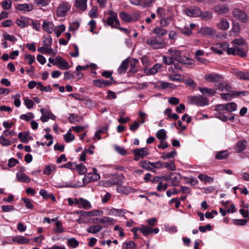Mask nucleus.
Instances as JSON below:
<instances>
[{"mask_svg": "<svg viewBox=\"0 0 249 249\" xmlns=\"http://www.w3.org/2000/svg\"><path fill=\"white\" fill-rule=\"evenodd\" d=\"M54 65L61 70H68L70 68L69 63L62 57L57 56L55 58Z\"/></svg>", "mask_w": 249, "mask_h": 249, "instance_id": "8", "label": "nucleus"}, {"mask_svg": "<svg viewBox=\"0 0 249 249\" xmlns=\"http://www.w3.org/2000/svg\"><path fill=\"white\" fill-rule=\"evenodd\" d=\"M198 178L200 180L205 181V182L207 183H211L213 181V178L204 174H199L198 176Z\"/></svg>", "mask_w": 249, "mask_h": 249, "instance_id": "41", "label": "nucleus"}, {"mask_svg": "<svg viewBox=\"0 0 249 249\" xmlns=\"http://www.w3.org/2000/svg\"><path fill=\"white\" fill-rule=\"evenodd\" d=\"M226 110L228 112H232L235 110L236 105L233 102L229 103L225 105Z\"/></svg>", "mask_w": 249, "mask_h": 249, "instance_id": "50", "label": "nucleus"}, {"mask_svg": "<svg viewBox=\"0 0 249 249\" xmlns=\"http://www.w3.org/2000/svg\"><path fill=\"white\" fill-rule=\"evenodd\" d=\"M16 22L17 25L21 28L26 27L29 25L27 19L23 17L17 19Z\"/></svg>", "mask_w": 249, "mask_h": 249, "instance_id": "37", "label": "nucleus"}, {"mask_svg": "<svg viewBox=\"0 0 249 249\" xmlns=\"http://www.w3.org/2000/svg\"><path fill=\"white\" fill-rule=\"evenodd\" d=\"M235 75L239 78L244 80H249V72H242L241 71H237Z\"/></svg>", "mask_w": 249, "mask_h": 249, "instance_id": "36", "label": "nucleus"}, {"mask_svg": "<svg viewBox=\"0 0 249 249\" xmlns=\"http://www.w3.org/2000/svg\"><path fill=\"white\" fill-rule=\"evenodd\" d=\"M67 243L69 246L73 248H75L79 246V242L75 238L69 239Z\"/></svg>", "mask_w": 249, "mask_h": 249, "instance_id": "45", "label": "nucleus"}, {"mask_svg": "<svg viewBox=\"0 0 249 249\" xmlns=\"http://www.w3.org/2000/svg\"><path fill=\"white\" fill-rule=\"evenodd\" d=\"M40 111L42 114V115L40 117L41 121L43 123L47 122L49 120V111L44 108H41Z\"/></svg>", "mask_w": 249, "mask_h": 249, "instance_id": "40", "label": "nucleus"}, {"mask_svg": "<svg viewBox=\"0 0 249 249\" xmlns=\"http://www.w3.org/2000/svg\"><path fill=\"white\" fill-rule=\"evenodd\" d=\"M198 89L203 94H207L209 95H213L215 93V91L212 89H209L206 87L204 88H198Z\"/></svg>", "mask_w": 249, "mask_h": 249, "instance_id": "39", "label": "nucleus"}, {"mask_svg": "<svg viewBox=\"0 0 249 249\" xmlns=\"http://www.w3.org/2000/svg\"><path fill=\"white\" fill-rule=\"evenodd\" d=\"M168 78L172 81L182 82L183 80V76L179 73L169 74Z\"/></svg>", "mask_w": 249, "mask_h": 249, "instance_id": "30", "label": "nucleus"}, {"mask_svg": "<svg viewBox=\"0 0 249 249\" xmlns=\"http://www.w3.org/2000/svg\"><path fill=\"white\" fill-rule=\"evenodd\" d=\"M222 77L218 74H207L205 75V79L208 82H216L218 81Z\"/></svg>", "mask_w": 249, "mask_h": 249, "instance_id": "24", "label": "nucleus"}, {"mask_svg": "<svg viewBox=\"0 0 249 249\" xmlns=\"http://www.w3.org/2000/svg\"><path fill=\"white\" fill-rule=\"evenodd\" d=\"M227 53L229 55H238L241 57H245L247 56V52L243 49L235 46L228 49Z\"/></svg>", "mask_w": 249, "mask_h": 249, "instance_id": "5", "label": "nucleus"}, {"mask_svg": "<svg viewBox=\"0 0 249 249\" xmlns=\"http://www.w3.org/2000/svg\"><path fill=\"white\" fill-rule=\"evenodd\" d=\"M247 142L245 140H240L238 141L236 144L235 150L239 153L246 148Z\"/></svg>", "mask_w": 249, "mask_h": 249, "instance_id": "19", "label": "nucleus"}, {"mask_svg": "<svg viewBox=\"0 0 249 249\" xmlns=\"http://www.w3.org/2000/svg\"><path fill=\"white\" fill-rule=\"evenodd\" d=\"M129 66V60L128 59H126L123 61L121 65L118 69V73L120 74L124 73Z\"/></svg>", "mask_w": 249, "mask_h": 249, "instance_id": "26", "label": "nucleus"}, {"mask_svg": "<svg viewBox=\"0 0 249 249\" xmlns=\"http://www.w3.org/2000/svg\"><path fill=\"white\" fill-rule=\"evenodd\" d=\"M102 227L99 225H97L95 226H91L87 229V231L89 233H91L93 234H95L98 232L102 230Z\"/></svg>", "mask_w": 249, "mask_h": 249, "instance_id": "34", "label": "nucleus"}, {"mask_svg": "<svg viewBox=\"0 0 249 249\" xmlns=\"http://www.w3.org/2000/svg\"><path fill=\"white\" fill-rule=\"evenodd\" d=\"M230 26L229 22L224 18H221L217 23V27L221 30L226 31L229 29Z\"/></svg>", "mask_w": 249, "mask_h": 249, "instance_id": "16", "label": "nucleus"}, {"mask_svg": "<svg viewBox=\"0 0 249 249\" xmlns=\"http://www.w3.org/2000/svg\"><path fill=\"white\" fill-rule=\"evenodd\" d=\"M12 3L10 0H5L2 2V6L4 9L9 10L11 8Z\"/></svg>", "mask_w": 249, "mask_h": 249, "instance_id": "64", "label": "nucleus"}, {"mask_svg": "<svg viewBox=\"0 0 249 249\" xmlns=\"http://www.w3.org/2000/svg\"><path fill=\"white\" fill-rule=\"evenodd\" d=\"M146 43L153 49L163 48L166 45L165 41L156 36H151L146 39Z\"/></svg>", "mask_w": 249, "mask_h": 249, "instance_id": "1", "label": "nucleus"}, {"mask_svg": "<svg viewBox=\"0 0 249 249\" xmlns=\"http://www.w3.org/2000/svg\"><path fill=\"white\" fill-rule=\"evenodd\" d=\"M141 166L147 170L152 171L151 167V162L146 160L142 161L141 162Z\"/></svg>", "mask_w": 249, "mask_h": 249, "instance_id": "54", "label": "nucleus"}, {"mask_svg": "<svg viewBox=\"0 0 249 249\" xmlns=\"http://www.w3.org/2000/svg\"><path fill=\"white\" fill-rule=\"evenodd\" d=\"M37 88L39 89L42 91H45L46 92H51L52 90L50 86L45 87L43 86L40 82L38 83V86L37 87Z\"/></svg>", "mask_w": 249, "mask_h": 249, "instance_id": "58", "label": "nucleus"}, {"mask_svg": "<svg viewBox=\"0 0 249 249\" xmlns=\"http://www.w3.org/2000/svg\"><path fill=\"white\" fill-rule=\"evenodd\" d=\"M75 168L78 170V173L80 175H84L87 171L86 167L83 164L76 165L75 166Z\"/></svg>", "mask_w": 249, "mask_h": 249, "instance_id": "43", "label": "nucleus"}, {"mask_svg": "<svg viewBox=\"0 0 249 249\" xmlns=\"http://www.w3.org/2000/svg\"><path fill=\"white\" fill-rule=\"evenodd\" d=\"M47 46H48L39 47L37 49V51L40 53L44 54H52L53 53V51L52 49L51 48H49Z\"/></svg>", "mask_w": 249, "mask_h": 249, "instance_id": "35", "label": "nucleus"}, {"mask_svg": "<svg viewBox=\"0 0 249 249\" xmlns=\"http://www.w3.org/2000/svg\"><path fill=\"white\" fill-rule=\"evenodd\" d=\"M16 178L17 180L21 182L28 183L31 180L29 177L22 173H17L16 174Z\"/></svg>", "mask_w": 249, "mask_h": 249, "instance_id": "21", "label": "nucleus"}, {"mask_svg": "<svg viewBox=\"0 0 249 249\" xmlns=\"http://www.w3.org/2000/svg\"><path fill=\"white\" fill-rule=\"evenodd\" d=\"M215 86L217 87L216 89L221 91L223 90H227L229 91V89L230 88V86L227 85L225 83L222 82L220 83L215 84Z\"/></svg>", "mask_w": 249, "mask_h": 249, "instance_id": "38", "label": "nucleus"}, {"mask_svg": "<svg viewBox=\"0 0 249 249\" xmlns=\"http://www.w3.org/2000/svg\"><path fill=\"white\" fill-rule=\"evenodd\" d=\"M162 68L161 64L156 63L152 68L145 69L144 71L147 75H154L157 73L160 69Z\"/></svg>", "mask_w": 249, "mask_h": 249, "instance_id": "12", "label": "nucleus"}, {"mask_svg": "<svg viewBox=\"0 0 249 249\" xmlns=\"http://www.w3.org/2000/svg\"><path fill=\"white\" fill-rule=\"evenodd\" d=\"M133 153L135 156L134 160L136 161H138L140 159H143L149 153L148 149L145 147L134 149Z\"/></svg>", "mask_w": 249, "mask_h": 249, "instance_id": "6", "label": "nucleus"}, {"mask_svg": "<svg viewBox=\"0 0 249 249\" xmlns=\"http://www.w3.org/2000/svg\"><path fill=\"white\" fill-rule=\"evenodd\" d=\"M174 61H175L170 55V56H166L165 55H163L162 56V62L167 65H171L174 64Z\"/></svg>", "mask_w": 249, "mask_h": 249, "instance_id": "51", "label": "nucleus"}, {"mask_svg": "<svg viewBox=\"0 0 249 249\" xmlns=\"http://www.w3.org/2000/svg\"><path fill=\"white\" fill-rule=\"evenodd\" d=\"M213 9L215 12L217 13L219 15H222L223 14H225V13H227L229 10V9L228 7V6H227L225 5H215L213 7Z\"/></svg>", "mask_w": 249, "mask_h": 249, "instance_id": "18", "label": "nucleus"}, {"mask_svg": "<svg viewBox=\"0 0 249 249\" xmlns=\"http://www.w3.org/2000/svg\"><path fill=\"white\" fill-rule=\"evenodd\" d=\"M138 62V61L136 59H132L130 62L131 68L129 70L130 72L135 73L137 71V70L135 68V65Z\"/></svg>", "mask_w": 249, "mask_h": 249, "instance_id": "57", "label": "nucleus"}, {"mask_svg": "<svg viewBox=\"0 0 249 249\" xmlns=\"http://www.w3.org/2000/svg\"><path fill=\"white\" fill-rule=\"evenodd\" d=\"M122 182L121 180H119L117 181H114L112 183V185H119V186L117 188V192L122 194H127L129 192L130 188L128 187L121 186L120 185L122 184Z\"/></svg>", "mask_w": 249, "mask_h": 249, "instance_id": "17", "label": "nucleus"}, {"mask_svg": "<svg viewBox=\"0 0 249 249\" xmlns=\"http://www.w3.org/2000/svg\"><path fill=\"white\" fill-rule=\"evenodd\" d=\"M190 101L191 104L198 106H204L209 104V100L202 95L191 96Z\"/></svg>", "mask_w": 249, "mask_h": 249, "instance_id": "3", "label": "nucleus"}, {"mask_svg": "<svg viewBox=\"0 0 249 249\" xmlns=\"http://www.w3.org/2000/svg\"><path fill=\"white\" fill-rule=\"evenodd\" d=\"M71 5L68 2H62L59 4L56 11V15L59 17H63L70 9Z\"/></svg>", "mask_w": 249, "mask_h": 249, "instance_id": "4", "label": "nucleus"}, {"mask_svg": "<svg viewBox=\"0 0 249 249\" xmlns=\"http://www.w3.org/2000/svg\"><path fill=\"white\" fill-rule=\"evenodd\" d=\"M24 102L26 107L29 109L33 107L34 105L33 101L29 99L28 97H25L24 98Z\"/></svg>", "mask_w": 249, "mask_h": 249, "instance_id": "62", "label": "nucleus"}, {"mask_svg": "<svg viewBox=\"0 0 249 249\" xmlns=\"http://www.w3.org/2000/svg\"><path fill=\"white\" fill-rule=\"evenodd\" d=\"M87 0H76L75 4L77 7L82 11L87 8Z\"/></svg>", "mask_w": 249, "mask_h": 249, "instance_id": "31", "label": "nucleus"}, {"mask_svg": "<svg viewBox=\"0 0 249 249\" xmlns=\"http://www.w3.org/2000/svg\"><path fill=\"white\" fill-rule=\"evenodd\" d=\"M177 155V152L175 150H173L169 153H163L161 158L164 160L174 158Z\"/></svg>", "mask_w": 249, "mask_h": 249, "instance_id": "44", "label": "nucleus"}, {"mask_svg": "<svg viewBox=\"0 0 249 249\" xmlns=\"http://www.w3.org/2000/svg\"><path fill=\"white\" fill-rule=\"evenodd\" d=\"M100 178V176L99 174L93 175L91 173H88L83 178V181L84 182H90L92 181H97Z\"/></svg>", "mask_w": 249, "mask_h": 249, "instance_id": "15", "label": "nucleus"}, {"mask_svg": "<svg viewBox=\"0 0 249 249\" xmlns=\"http://www.w3.org/2000/svg\"><path fill=\"white\" fill-rule=\"evenodd\" d=\"M83 215L86 216H98L103 213V211L99 210H94L90 212L81 211Z\"/></svg>", "mask_w": 249, "mask_h": 249, "instance_id": "28", "label": "nucleus"}, {"mask_svg": "<svg viewBox=\"0 0 249 249\" xmlns=\"http://www.w3.org/2000/svg\"><path fill=\"white\" fill-rule=\"evenodd\" d=\"M16 8L20 11H31L33 9V6L32 4L28 3L18 4Z\"/></svg>", "mask_w": 249, "mask_h": 249, "instance_id": "22", "label": "nucleus"}, {"mask_svg": "<svg viewBox=\"0 0 249 249\" xmlns=\"http://www.w3.org/2000/svg\"><path fill=\"white\" fill-rule=\"evenodd\" d=\"M186 14L190 17H197L201 14L200 9L198 7H189L185 10Z\"/></svg>", "mask_w": 249, "mask_h": 249, "instance_id": "10", "label": "nucleus"}, {"mask_svg": "<svg viewBox=\"0 0 249 249\" xmlns=\"http://www.w3.org/2000/svg\"><path fill=\"white\" fill-rule=\"evenodd\" d=\"M181 179V176L180 175H177L175 173H172L169 179L172 180V184L174 186H177Z\"/></svg>", "mask_w": 249, "mask_h": 249, "instance_id": "29", "label": "nucleus"}, {"mask_svg": "<svg viewBox=\"0 0 249 249\" xmlns=\"http://www.w3.org/2000/svg\"><path fill=\"white\" fill-rule=\"evenodd\" d=\"M110 17L107 19V24L114 28H118L120 25V22L117 18V13L114 12L109 13Z\"/></svg>", "mask_w": 249, "mask_h": 249, "instance_id": "7", "label": "nucleus"}, {"mask_svg": "<svg viewBox=\"0 0 249 249\" xmlns=\"http://www.w3.org/2000/svg\"><path fill=\"white\" fill-rule=\"evenodd\" d=\"M0 143L3 146H9L11 145V142L10 140L6 139L3 136L0 137Z\"/></svg>", "mask_w": 249, "mask_h": 249, "instance_id": "61", "label": "nucleus"}, {"mask_svg": "<svg viewBox=\"0 0 249 249\" xmlns=\"http://www.w3.org/2000/svg\"><path fill=\"white\" fill-rule=\"evenodd\" d=\"M34 118V115L31 113L29 112L26 114H22L20 116V119L22 120H25L26 121H29L31 119Z\"/></svg>", "mask_w": 249, "mask_h": 249, "instance_id": "55", "label": "nucleus"}, {"mask_svg": "<svg viewBox=\"0 0 249 249\" xmlns=\"http://www.w3.org/2000/svg\"><path fill=\"white\" fill-rule=\"evenodd\" d=\"M228 156L227 151H222L218 152L215 155V158L218 160L225 159Z\"/></svg>", "mask_w": 249, "mask_h": 249, "instance_id": "42", "label": "nucleus"}, {"mask_svg": "<svg viewBox=\"0 0 249 249\" xmlns=\"http://www.w3.org/2000/svg\"><path fill=\"white\" fill-rule=\"evenodd\" d=\"M55 169V166L53 165H47L43 171L44 174L49 175L51 174L52 172Z\"/></svg>", "mask_w": 249, "mask_h": 249, "instance_id": "56", "label": "nucleus"}, {"mask_svg": "<svg viewBox=\"0 0 249 249\" xmlns=\"http://www.w3.org/2000/svg\"><path fill=\"white\" fill-rule=\"evenodd\" d=\"M199 33L203 36H210L214 35L216 32L214 29L211 27H203L200 28Z\"/></svg>", "mask_w": 249, "mask_h": 249, "instance_id": "13", "label": "nucleus"}, {"mask_svg": "<svg viewBox=\"0 0 249 249\" xmlns=\"http://www.w3.org/2000/svg\"><path fill=\"white\" fill-rule=\"evenodd\" d=\"M114 148L115 150L122 156L125 155L127 153L126 150L124 148L119 145H115Z\"/></svg>", "mask_w": 249, "mask_h": 249, "instance_id": "60", "label": "nucleus"}, {"mask_svg": "<svg viewBox=\"0 0 249 249\" xmlns=\"http://www.w3.org/2000/svg\"><path fill=\"white\" fill-rule=\"evenodd\" d=\"M65 26L63 24L56 26L54 30L56 36L58 37L60 36L61 33L65 31Z\"/></svg>", "mask_w": 249, "mask_h": 249, "instance_id": "46", "label": "nucleus"}, {"mask_svg": "<svg viewBox=\"0 0 249 249\" xmlns=\"http://www.w3.org/2000/svg\"><path fill=\"white\" fill-rule=\"evenodd\" d=\"M74 139V136L71 133L70 130L68 131V133L64 136V139L67 142H71L73 141Z\"/></svg>", "mask_w": 249, "mask_h": 249, "instance_id": "48", "label": "nucleus"}, {"mask_svg": "<svg viewBox=\"0 0 249 249\" xmlns=\"http://www.w3.org/2000/svg\"><path fill=\"white\" fill-rule=\"evenodd\" d=\"M232 15L235 18L241 22H246L247 21L248 18L246 14L240 10L234 9L232 11Z\"/></svg>", "mask_w": 249, "mask_h": 249, "instance_id": "9", "label": "nucleus"}, {"mask_svg": "<svg viewBox=\"0 0 249 249\" xmlns=\"http://www.w3.org/2000/svg\"><path fill=\"white\" fill-rule=\"evenodd\" d=\"M3 37L5 39L11 41L13 43L17 41V38L14 36L10 35L6 33L3 34Z\"/></svg>", "mask_w": 249, "mask_h": 249, "instance_id": "63", "label": "nucleus"}, {"mask_svg": "<svg viewBox=\"0 0 249 249\" xmlns=\"http://www.w3.org/2000/svg\"><path fill=\"white\" fill-rule=\"evenodd\" d=\"M116 221L112 218L109 217H103L99 219V223H103L105 224V226H108L114 225Z\"/></svg>", "mask_w": 249, "mask_h": 249, "instance_id": "23", "label": "nucleus"}, {"mask_svg": "<svg viewBox=\"0 0 249 249\" xmlns=\"http://www.w3.org/2000/svg\"><path fill=\"white\" fill-rule=\"evenodd\" d=\"M153 32L157 36L156 37L161 38L162 36L167 33V31L161 27H157L153 29Z\"/></svg>", "mask_w": 249, "mask_h": 249, "instance_id": "20", "label": "nucleus"}, {"mask_svg": "<svg viewBox=\"0 0 249 249\" xmlns=\"http://www.w3.org/2000/svg\"><path fill=\"white\" fill-rule=\"evenodd\" d=\"M139 230L145 236H147L153 232L155 233H157L159 231L158 228H155V229H152L151 227H148L144 225H142L139 228Z\"/></svg>", "mask_w": 249, "mask_h": 249, "instance_id": "11", "label": "nucleus"}, {"mask_svg": "<svg viewBox=\"0 0 249 249\" xmlns=\"http://www.w3.org/2000/svg\"><path fill=\"white\" fill-rule=\"evenodd\" d=\"M136 247V244L133 241L125 242L124 244L123 248L124 249H133Z\"/></svg>", "mask_w": 249, "mask_h": 249, "instance_id": "53", "label": "nucleus"}, {"mask_svg": "<svg viewBox=\"0 0 249 249\" xmlns=\"http://www.w3.org/2000/svg\"><path fill=\"white\" fill-rule=\"evenodd\" d=\"M231 43L232 44H235L238 45L244 46L246 45V42L245 40V39L242 37L236 38L234 40H233L231 42Z\"/></svg>", "mask_w": 249, "mask_h": 249, "instance_id": "52", "label": "nucleus"}, {"mask_svg": "<svg viewBox=\"0 0 249 249\" xmlns=\"http://www.w3.org/2000/svg\"><path fill=\"white\" fill-rule=\"evenodd\" d=\"M120 17L125 22H132V18L131 15L125 12H120L119 13Z\"/></svg>", "mask_w": 249, "mask_h": 249, "instance_id": "33", "label": "nucleus"}, {"mask_svg": "<svg viewBox=\"0 0 249 249\" xmlns=\"http://www.w3.org/2000/svg\"><path fill=\"white\" fill-rule=\"evenodd\" d=\"M28 135L27 133L24 132L22 133L20 132L18 134V137L20 139V141L23 142H27V138H28Z\"/></svg>", "mask_w": 249, "mask_h": 249, "instance_id": "59", "label": "nucleus"}, {"mask_svg": "<svg viewBox=\"0 0 249 249\" xmlns=\"http://www.w3.org/2000/svg\"><path fill=\"white\" fill-rule=\"evenodd\" d=\"M201 18L205 20H209L212 18V14L211 12L208 11L201 12V14L199 16Z\"/></svg>", "mask_w": 249, "mask_h": 249, "instance_id": "47", "label": "nucleus"}, {"mask_svg": "<svg viewBox=\"0 0 249 249\" xmlns=\"http://www.w3.org/2000/svg\"><path fill=\"white\" fill-rule=\"evenodd\" d=\"M76 204L78 205V207H83L85 209H89L91 208L90 203L87 200L83 198L79 199L75 198Z\"/></svg>", "mask_w": 249, "mask_h": 249, "instance_id": "14", "label": "nucleus"}, {"mask_svg": "<svg viewBox=\"0 0 249 249\" xmlns=\"http://www.w3.org/2000/svg\"><path fill=\"white\" fill-rule=\"evenodd\" d=\"M156 137L161 142H163L166 139V131L163 129H160L157 132Z\"/></svg>", "mask_w": 249, "mask_h": 249, "instance_id": "32", "label": "nucleus"}, {"mask_svg": "<svg viewBox=\"0 0 249 249\" xmlns=\"http://www.w3.org/2000/svg\"><path fill=\"white\" fill-rule=\"evenodd\" d=\"M42 27L44 30L49 34H51L53 31V24L52 22L44 21Z\"/></svg>", "mask_w": 249, "mask_h": 249, "instance_id": "27", "label": "nucleus"}, {"mask_svg": "<svg viewBox=\"0 0 249 249\" xmlns=\"http://www.w3.org/2000/svg\"><path fill=\"white\" fill-rule=\"evenodd\" d=\"M12 240L19 244H27L29 240L23 236H16L13 237Z\"/></svg>", "mask_w": 249, "mask_h": 249, "instance_id": "25", "label": "nucleus"}, {"mask_svg": "<svg viewBox=\"0 0 249 249\" xmlns=\"http://www.w3.org/2000/svg\"><path fill=\"white\" fill-rule=\"evenodd\" d=\"M162 164L163 167H165L168 170L174 171L176 169V167L173 161H171L169 162H162Z\"/></svg>", "mask_w": 249, "mask_h": 249, "instance_id": "49", "label": "nucleus"}, {"mask_svg": "<svg viewBox=\"0 0 249 249\" xmlns=\"http://www.w3.org/2000/svg\"><path fill=\"white\" fill-rule=\"evenodd\" d=\"M168 53L175 61L180 63L185 64L187 63V61L189 60L188 57H182L181 52L180 51L169 49L168 50Z\"/></svg>", "mask_w": 249, "mask_h": 249, "instance_id": "2", "label": "nucleus"}]
</instances>
